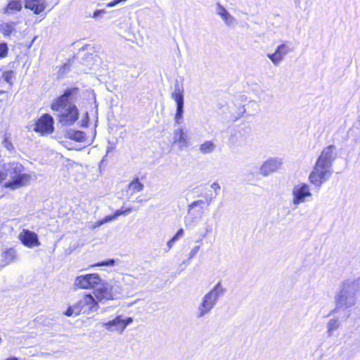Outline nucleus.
<instances>
[{
    "instance_id": "obj_1",
    "label": "nucleus",
    "mask_w": 360,
    "mask_h": 360,
    "mask_svg": "<svg viewBox=\"0 0 360 360\" xmlns=\"http://www.w3.org/2000/svg\"><path fill=\"white\" fill-rule=\"evenodd\" d=\"M225 292L226 289L223 287L220 281L218 282L210 290L201 297L196 308V317L201 319L208 315L215 307L219 299Z\"/></svg>"
},
{
    "instance_id": "obj_2",
    "label": "nucleus",
    "mask_w": 360,
    "mask_h": 360,
    "mask_svg": "<svg viewBox=\"0 0 360 360\" xmlns=\"http://www.w3.org/2000/svg\"><path fill=\"white\" fill-rule=\"evenodd\" d=\"M22 169L21 165L17 163L11 165L6 170V173L0 172V182L8 179V181L4 183V186L11 190L27 186L30 181L31 176L27 174L22 173Z\"/></svg>"
},
{
    "instance_id": "obj_3",
    "label": "nucleus",
    "mask_w": 360,
    "mask_h": 360,
    "mask_svg": "<svg viewBox=\"0 0 360 360\" xmlns=\"http://www.w3.org/2000/svg\"><path fill=\"white\" fill-rule=\"evenodd\" d=\"M124 290L122 282L110 280L108 282L102 283V286L97 288L94 292L96 299L100 302H105L108 300H112L120 298L123 294Z\"/></svg>"
},
{
    "instance_id": "obj_4",
    "label": "nucleus",
    "mask_w": 360,
    "mask_h": 360,
    "mask_svg": "<svg viewBox=\"0 0 360 360\" xmlns=\"http://www.w3.org/2000/svg\"><path fill=\"white\" fill-rule=\"evenodd\" d=\"M98 302L91 294H84L75 304L70 306L64 314L67 316H76L80 314L94 312L98 308Z\"/></svg>"
},
{
    "instance_id": "obj_5",
    "label": "nucleus",
    "mask_w": 360,
    "mask_h": 360,
    "mask_svg": "<svg viewBox=\"0 0 360 360\" xmlns=\"http://www.w3.org/2000/svg\"><path fill=\"white\" fill-rule=\"evenodd\" d=\"M335 158L333 146H328L321 152L316 160V177H319L320 182L326 180L330 174V167Z\"/></svg>"
},
{
    "instance_id": "obj_6",
    "label": "nucleus",
    "mask_w": 360,
    "mask_h": 360,
    "mask_svg": "<svg viewBox=\"0 0 360 360\" xmlns=\"http://www.w3.org/2000/svg\"><path fill=\"white\" fill-rule=\"evenodd\" d=\"M292 199L291 204L294 210L302 203H305L313 198L309 186L307 183H298L292 188Z\"/></svg>"
},
{
    "instance_id": "obj_7",
    "label": "nucleus",
    "mask_w": 360,
    "mask_h": 360,
    "mask_svg": "<svg viewBox=\"0 0 360 360\" xmlns=\"http://www.w3.org/2000/svg\"><path fill=\"white\" fill-rule=\"evenodd\" d=\"M205 201L202 200H195L188 206V214L185 217V225L191 226L204 214Z\"/></svg>"
},
{
    "instance_id": "obj_8",
    "label": "nucleus",
    "mask_w": 360,
    "mask_h": 360,
    "mask_svg": "<svg viewBox=\"0 0 360 360\" xmlns=\"http://www.w3.org/2000/svg\"><path fill=\"white\" fill-rule=\"evenodd\" d=\"M101 282V278L98 274H87L76 277L74 285L79 289H91L95 288Z\"/></svg>"
},
{
    "instance_id": "obj_9",
    "label": "nucleus",
    "mask_w": 360,
    "mask_h": 360,
    "mask_svg": "<svg viewBox=\"0 0 360 360\" xmlns=\"http://www.w3.org/2000/svg\"><path fill=\"white\" fill-rule=\"evenodd\" d=\"M291 51H292V44L285 41L279 44L274 53H268L266 56L274 65L278 66L284 60L285 56Z\"/></svg>"
},
{
    "instance_id": "obj_10",
    "label": "nucleus",
    "mask_w": 360,
    "mask_h": 360,
    "mask_svg": "<svg viewBox=\"0 0 360 360\" xmlns=\"http://www.w3.org/2000/svg\"><path fill=\"white\" fill-rule=\"evenodd\" d=\"M132 321L133 319L131 317L124 319L122 315H119L110 321L101 322L100 324L108 331H117L122 333Z\"/></svg>"
},
{
    "instance_id": "obj_11",
    "label": "nucleus",
    "mask_w": 360,
    "mask_h": 360,
    "mask_svg": "<svg viewBox=\"0 0 360 360\" xmlns=\"http://www.w3.org/2000/svg\"><path fill=\"white\" fill-rule=\"evenodd\" d=\"M79 89L74 87L65 90L62 96L58 97L52 104L51 109L60 112L68 107V103L72 97L77 94Z\"/></svg>"
},
{
    "instance_id": "obj_12",
    "label": "nucleus",
    "mask_w": 360,
    "mask_h": 360,
    "mask_svg": "<svg viewBox=\"0 0 360 360\" xmlns=\"http://www.w3.org/2000/svg\"><path fill=\"white\" fill-rule=\"evenodd\" d=\"M53 119L49 115L41 116L34 124V130L42 134H51L53 131Z\"/></svg>"
},
{
    "instance_id": "obj_13",
    "label": "nucleus",
    "mask_w": 360,
    "mask_h": 360,
    "mask_svg": "<svg viewBox=\"0 0 360 360\" xmlns=\"http://www.w3.org/2000/svg\"><path fill=\"white\" fill-rule=\"evenodd\" d=\"M60 112L59 122L63 125H72L78 119L79 112L75 105H69Z\"/></svg>"
},
{
    "instance_id": "obj_14",
    "label": "nucleus",
    "mask_w": 360,
    "mask_h": 360,
    "mask_svg": "<svg viewBox=\"0 0 360 360\" xmlns=\"http://www.w3.org/2000/svg\"><path fill=\"white\" fill-rule=\"evenodd\" d=\"M18 238L21 243L27 248H33L40 245L37 234L28 229H22L18 236Z\"/></svg>"
},
{
    "instance_id": "obj_15",
    "label": "nucleus",
    "mask_w": 360,
    "mask_h": 360,
    "mask_svg": "<svg viewBox=\"0 0 360 360\" xmlns=\"http://www.w3.org/2000/svg\"><path fill=\"white\" fill-rule=\"evenodd\" d=\"M283 165V160L279 158H269L265 161L260 168L262 175L266 176L276 172Z\"/></svg>"
},
{
    "instance_id": "obj_16",
    "label": "nucleus",
    "mask_w": 360,
    "mask_h": 360,
    "mask_svg": "<svg viewBox=\"0 0 360 360\" xmlns=\"http://www.w3.org/2000/svg\"><path fill=\"white\" fill-rule=\"evenodd\" d=\"M25 8L33 11L34 14H40L46 6L45 0H24Z\"/></svg>"
},
{
    "instance_id": "obj_17",
    "label": "nucleus",
    "mask_w": 360,
    "mask_h": 360,
    "mask_svg": "<svg viewBox=\"0 0 360 360\" xmlns=\"http://www.w3.org/2000/svg\"><path fill=\"white\" fill-rule=\"evenodd\" d=\"M22 9V1L21 0H8L6 6L2 8V13L6 15H11Z\"/></svg>"
},
{
    "instance_id": "obj_18",
    "label": "nucleus",
    "mask_w": 360,
    "mask_h": 360,
    "mask_svg": "<svg viewBox=\"0 0 360 360\" xmlns=\"http://www.w3.org/2000/svg\"><path fill=\"white\" fill-rule=\"evenodd\" d=\"M173 143L178 144L180 149L188 146L187 136L181 128H178L174 130L173 134Z\"/></svg>"
},
{
    "instance_id": "obj_19",
    "label": "nucleus",
    "mask_w": 360,
    "mask_h": 360,
    "mask_svg": "<svg viewBox=\"0 0 360 360\" xmlns=\"http://www.w3.org/2000/svg\"><path fill=\"white\" fill-rule=\"evenodd\" d=\"M17 22L13 21H0V32L4 37H10L16 32Z\"/></svg>"
},
{
    "instance_id": "obj_20",
    "label": "nucleus",
    "mask_w": 360,
    "mask_h": 360,
    "mask_svg": "<svg viewBox=\"0 0 360 360\" xmlns=\"http://www.w3.org/2000/svg\"><path fill=\"white\" fill-rule=\"evenodd\" d=\"M184 91L183 86L176 82L174 85V91L172 94V98L175 101L176 104L184 103Z\"/></svg>"
},
{
    "instance_id": "obj_21",
    "label": "nucleus",
    "mask_w": 360,
    "mask_h": 360,
    "mask_svg": "<svg viewBox=\"0 0 360 360\" xmlns=\"http://www.w3.org/2000/svg\"><path fill=\"white\" fill-rule=\"evenodd\" d=\"M67 136L78 142L84 141L86 139V134L79 130L70 129L66 131Z\"/></svg>"
},
{
    "instance_id": "obj_22",
    "label": "nucleus",
    "mask_w": 360,
    "mask_h": 360,
    "mask_svg": "<svg viewBox=\"0 0 360 360\" xmlns=\"http://www.w3.org/2000/svg\"><path fill=\"white\" fill-rule=\"evenodd\" d=\"M216 148V144L213 141H206L200 146V152L204 155L210 154L214 152Z\"/></svg>"
},
{
    "instance_id": "obj_23",
    "label": "nucleus",
    "mask_w": 360,
    "mask_h": 360,
    "mask_svg": "<svg viewBox=\"0 0 360 360\" xmlns=\"http://www.w3.org/2000/svg\"><path fill=\"white\" fill-rule=\"evenodd\" d=\"M129 191L131 192V195L135 193L140 192L144 188V185L139 178L134 179L128 185Z\"/></svg>"
},
{
    "instance_id": "obj_24",
    "label": "nucleus",
    "mask_w": 360,
    "mask_h": 360,
    "mask_svg": "<svg viewBox=\"0 0 360 360\" xmlns=\"http://www.w3.org/2000/svg\"><path fill=\"white\" fill-rule=\"evenodd\" d=\"M16 257V252L15 250L11 248L3 252L2 257H3V265H6L11 262H13Z\"/></svg>"
},
{
    "instance_id": "obj_25",
    "label": "nucleus",
    "mask_w": 360,
    "mask_h": 360,
    "mask_svg": "<svg viewBox=\"0 0 360 360\" xmlns=\"http://www.w3.org/2000/svg\"><path fill=\"white\" fill-rule=\"evenodd\" d=\"M1 77L4 80L9 84V85H12L13 84L15 79V74L12 70L5 71L1 72Z\"/></svg>"
},
{
    "instance_id": "obj_26",
    "label": "nucleus",
    "mask_w": 360,
    "mask_h": 360,
    "mask_svg": "<svg viewBox=\"0 0 360 360\" xmlns=\"http://www.w3.org/2000/svg\"><path fill=\"white\" fill-rule=\"evenodd\" d=\"M213 223L210 219H207L204 223V232L202 234V238H205L208 234L212 232Z\"/></svg>"
},
{
    "instance_id": "obj_27",
    "label": "nucleus",
    "mask_w": 360,
    "mask_h": 360,
    "mask_svg": "<svg viewBox=\"0 0 360 360\" xmlns=\"http://www.w3.org/2000/svg\"><path fill=\"white\" fill-rule=\"evenodd\" d=\"M221 19L224 20L226 25L229 27H233L236 25V18L232 16L229 12L227 13L226 15H225Z\"/></svg>"
},
{
    "instance_id": "obj_28",
    "label": "nucleus",
    "mask_w": 360,
    "mask_h": 360,
    "mask_svg": "<svg viewBox=\"0 0 360 360\" xmlns=\"http://www.w3.org/2000/svg\"><path fill=\"white\" fill-rule=\"evenodd\" d=\"M184 234V229H180L176 233V234L167 242L168 250H170L173 246L174 243L178 240V238L182 236Z\"/></svg>"
},
{
    "instance_id": "obj_29",
    "label": "nucleus",
    "mask_w": 360,
    "mask_h": 360,
    "mask_svg": "<svg viewBox=\"0 0 360 360\" xmlns=\"http://www.w3.org/2000/svg\"><path fill=\"white\" fill-rule=\"evenodd\" d=\"M215 13L217 15H219L221 18L225 15H226L227 13H229V11L221 4L217 3L216 5Z\"/></svg>"
},
{
    "instance_id": "obj_30",
    "label": "nucleus",
    "mask_w": 360,
    "mask_h": 360,
    "mask_svg": "<svg viewBox=\"0 0 360 360\" xmlns=\"http://www.w3.org/2000/svg\"><path fill=\"white\" fill-rule=\"evenodd\" d=\"M8 52V48L6 43H0V58H5Z\"/></svg>"
},
{
    "instance_id": "obj_31",
    "label": "nucleus",
    "mask_w": 360,
    "mask_h": 360,
    "mask_svg": "<svg viewBox=\"0 0 360 360\" xmlns=\"http://www.w3.org/2000/svg\"><path fill=\"white\" fill-rule=\"evenodd\" d=\"M115 263V259H109L101 262H98L91 265V266H113Z\"/></svg>"
},
{
    "instance_id": "obj_32",
    "label": "nucleus",
    "mask_w": 360,
    "mask_h": 360,
    "mask_svg": "<svg viewBox=\"0 0 360 360\" xmlns=\"http://www.w3.org/2000/svg\"><path fill=\"white\" fill-rule=\"evenodd\" d=\"M131 210H132L131 207H128V208H126L125 210H123L122 208H121L120 210H117L115 212L114 215H115V218H117L122 214H128V213L131 212Z\"/></svg>"
},
{
    "instance_id": "obj_33",
    "label": "nucleus",
    "mask_w": 360,
    "mask_h": 360,
    "mask_svg": "<svg viewBox=\"0 0 360 360\" xmlns=\"http://www.w3.org/2000/svg\"><path fill=\"white\" fill-rule=\"evenodd\" d=\"M202 197L205 199V203H207V205L209 206L212 200L215 198V196H212V194H209L208 193H202Z\"/></svg>"
},
{
    "instance_id": "obj_34",
    "label": "nucleus",
    "mask_w": 360,
    "mask_h": 360,
    "mask_svg": "<svg viewBox=\"0 0 360 360\" xmlns=\"http://www.w3.org/2000/svg\"><path fill=\"white\" fill-rule=\"evenodd\" d=\"M200 250V245L194 247L189 253L188 259H191L195 256L198 250Z\"/></svg>"
},
{
    "instance_id": "obj_35",
    "label": "nucleus",
    "mask_w": 360,
    "mask_h": 360,
    "mask_svg": "<svg viewBox=\"0 0 360 360\" xmlns=\"http://www.w3.org/2000/svg\"><path fill=\"white\" fill-rule=\"evenodd\" d=\"M184 103L176 104V114H179V115H183L184 114Z\"/></svg>"
},
{
    "instance_id": "obj_36",
    "label": "nucleus",
    "mask_w": 360,
    "mask_h": 360,
    "mask_svg": "<svg viewBox=\"0 0 360 360\" xmlns=\"http://www.w3.org/2000/svg\"><path fill=\"white\" fill-rule=\"evenodd\" d=\"M115 219L116 218H115V215L112 214V215L106 216L104 219H102V221H104V224H105V223L111 221Z\"/></svg>"
},
{
    "instance_id": "obj_37",
    "label": "nucleus",
    "mask_w": 360,
    "mask_h": 360,
    "mask_svg": "<svg viewBox=\"0 0 360 360\" xmlns=\"http://www.w3.org/2000/svg\"><path fill=\"white\" fill-rule=\"evenodd\" d=\"M4 146L8 150H11L13 149V146L12 143L9 141H8L6 139L4 140Z\"/></svg>"
},
{
    "instance_id": "obj_38",
    "label": "nucleus",
    "mask_w": 360,
    "mask_h": 360,
    "mask_svg": "<svg viewBox=\"0 0 360 360\" xmlns=\"http://www.w3.org/2000/svg\"><path fill=\"white\" fill-rule=\"evenodd\" d=\"M211 188L214 190L216 195L217 194V191L220 189V186L217 182H214L211 185Z\"/></svg>"
},
{
    "instance_id": "obj_39",
    "label": "nucleus",
    "mask_w": 360,
    "mask_h": 360,
    "mask_svg": "<svg viewBox=\"0 0 360 360\" xmlns=\"http://www.w3.org/2000/svg\"><path fill=\"white\" fill-rule=\"evenodd\" d=\"M105 13V10L103 9H101V10H96L94 11V14H93V18H98L101 13Z\"/></svg>"
},
{
    "instance_id": "obj_40",
    "label": "nucleus",
    "mask_w": 360,
    "mask_h": 360,
    "mask_svg": "<svg viewBox=\"0 0 360 360\" xmlns=\"http://www.w3.org/2000/svg\"><path fill=\"white\" fill-rule=\"evenodd\" d=\"M174 119L176 124H180L183 120V115L176 114Z\"/></svg>"
},
{
    "instance_id": "obj_41",
    "label": "nucleus",
    "mask_w": 360,
    "mask_h": 360,
    "mask_svg": "<svg viewBox=\"0 0 360 360\" xmlns=\"http://www.w3.org/2000/svg\"><path fill=\"white\" fill-rule=\"evenodd\" d=\"M104 224V221H102V219L95 222L92 226H91V229H94L101 225Z\"/></svg>"
},
{
    "instance_id": "obj_42",
    "label": "nucleus",
    "mask_w": 360,
    "mask_h": 360,
    "mask_svg": "<svg viewBox=\"0 0 360 360\" xmlns=\"http://www.w3.org/2000/svg\"><path fill=\"white\" fill-rule=\"evenodd\" d=\"M309 179L311 181V183H315V172L314 170L310 173Z\"/></svg>"
},
{
    "instance_id": "obj_43",
    "label": "nucleus",
    "mask_w": 360,
    "mask_h": 360,
    "mask_svg": "<svg viewBox=\"0 0 360 360\" xmlns=\"http://www.w3.org/2000/svg\"><path fill=\"white\" fill-rule=\"evenodd\" d=\"M143 201V200H138L139 202H142Z\"/></svg>"
}]
</instances>
